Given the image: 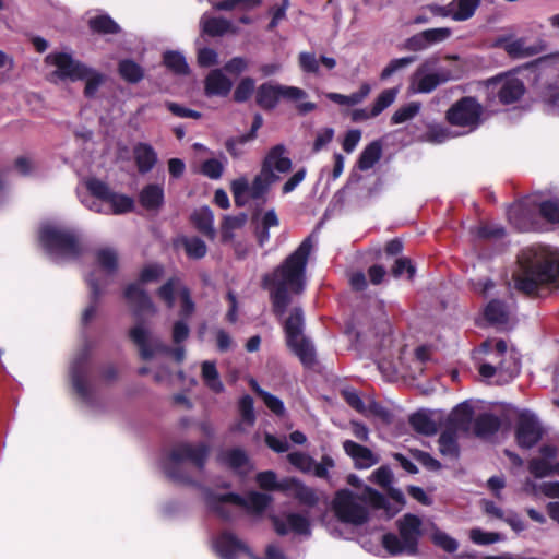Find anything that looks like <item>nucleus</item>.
<instances>
[{"instance_id": "nucleus-1", "label": "nucleus", "mask_w": 559, "mask_h": 559, "mask_svg": "<svg viewBox=\"0 0 559 559\" xmlns=\"http://www.w3.org/2000/svg\"><path fill=\"white\" fill-rule=\"evenodd\" d=\"M312 248V238H306L277 269L263 277V286L270 292L273 312L277 317H283L294 295L304 292L306 266Z\"/></svg>"}, {"instance_id": "nucleus-2", "label": "nucleus", "mask_w": 559, "mask_h": 559, "mask_svg": "<svg viewBox=\"0 0 559 559\" xmlns=\"http://www.w3.org/2000/svg\"><path fill=\"white\" fill-rule=\"evenodd\" d=\"M519 265L515 287L523 293L533 294L539 286L558 280L559 250L544 245L527 247L519 255Z\"/></svg>"}, {"instance_id": "nucleus-3", "label": "nucleus", "mask_w": 559, "mask_h": 559, "mask_svg": "<svg viewBox=\"0 0 559 559\" xmlns=\"http://www.w3.org/2000/svg\"><path fill=\"white\" fill-rule=\"evenodd\" d=\"M370 508L383 510L386 518H392L400 511L383 495L369 486L356 493L349 489H341L333 500V509L340 521L352 525H361L369 518Z\"/></svg>"}, {"instance_id": "nucleus-4", "label": "nucleus", "mask_w": 559, "mask_h": 559, "mask_svg": "<svg viewBox=\"0 0 559 559\" xmlns=\"http://www.w3.org/2000/svg\"><path fill=\"white\" fill-rule=\"evenodd\" d=\"M38 240L47 254L56 261L74 259L82 251L79 231L61 221L41 223Z\"/></svg>"}, {"instance_id": "nucleus-5", "label": "nucleus", "mask_w": 559, "mask_h": 559, "mask_svg": "<svg viewBox=\"0 0 559 559\" xmlns=\"http://www.w3.org/2000/svg\"><path fill=\"white\" fill-rule=\"evenodd\" d=\"M209 451L210 449L205 443H178L162 460L160 467L171 480L185 485L193 484V477L188 471L187 463L199 471L203 469Z\"/></svg>"}, {"instance_id": "nucleus-6", "label": "nucleus", "mask_w": 559, "mask_h": 559, "mask_svg": "<svg viewBox=\"0 0 559 559\" xmlns=\"http://www.w3.org/2000/svg\"><path fill=\"white\" fill-rule=\"evenodd\" d=\"M87 193L79 192L81 203L95 213L120 215L128 213L133 207V200L116 193L102 180L91 178L85 182Z\"/></svg>"}, {"instance_id": "nucleus-7", "label": "nucleus", "mask_w": 559, "mask_h": 559, "mask_svg": "<svg viewBox=\"0 0 559 559\" xmlns=\"http://www.w3.org/2000/svg\"><path fill=\"white\" fill-rule=\"evenodd\" d=\"M270 502L271 496L261 492H250L246 497H240L235 493L217 495L209 492L206 495L209 508L225 520L231 519L240 510L261 514Z\"/></svg>"}, {"instance_id": "nucleus-8", "label": "nucleus", "mask_w": 559, "mask_h": 559, "mask_svg": "<svg viewBox=\"0 0 559 559\" xmlns=\"http://www.w3.org/2000/svg\"><path fill=\"white\" fill-rule=\"evenodd\" d=\"M399 535L386 533L382 536L381 543L391 556L418 554V542L423 535L421 520L412 513L404 514L396 521Z\"/></svg>"}, {"instance_id": "nucleus-9", "label": "nucleus", "mask_w": 559, "mask_h": 559, "mask_svg": "<svg viewBox=\"0 0 559 559\" xmlns=\"http://www.w3.org/2000/svg\"><path fill=\"white\" fill-rule=\"evenodd\" d=\"M483 348L491 357L490 361L479 366L483 378L490 379L497 374L501 381L507 382L519 373V360L514 353H508V346L503 340L487 341L483 344Z\"/></svg>"}, {"instance_id": "nucleus-10", "label": "nucleus", "mask_w": 559, "mask_h": 559, "mask_svg": "<svg viewBox=\"0 0 559 559\" xmlns=\"http://www.w3.org/2000/svg\"><path fill=\"white\" fill-rule=\"evenodd\" d=\"M163 275V267L158 264L146 265L140 273L139 281L128 285L124 289V298L131 307L134 317L141 321L144 316H154L157 308L142 288L143 285L157 282Z\"/></svg>"}, {"instance_id": "nucleus-11", "label": "nucleus", "mask_w": 559, "mask_h": 559, "mask_svg": "<svg viewBox=\"0 0 559 559\" xmlns=\"http://www.w3.org/2000/svg\"><path fill=\"white\" fill-rule=\"evenodd\" d=\"M286 341L289 348L305 366H311L316 361L313 344L304 335V312L299 307L292 309L284 323Z\"/></svg>"}, {"instance_id": "nucleus-12", "label": "nucleus", "mask_w": 559, "mask_h": 559, "mask_svg": "<svg viewBox=\"0 0 559 559\" xmlns=\"http://www.w3.org/2000/svg\"><path fill=\"white\" fill-rule=\"evenodd\" d=\"M118 253L114 248H100L95 253V267L87 275V284L95 297L102 296L118 271Z\"/></svg>"}, {"instance_id": "nucleus-13", "label": "nucleus", "mask_w": 559, "mask_h": 559, "mask_svg": "<svg viewBox=\"0 0 559 559\" xmlns=\"http://www.w3.org/2000/svg\"><path fill=\"white\" fill-rule=\"evenodd\" d=\"M49 80L53 83L80 81L87 74V66L66 51H53L45 58Z\"/></svg>"}, {"instance_id": "nucleus-14", "label": "nucleus", "mask_w": 559, "mask_h": 559, "mask_svg": "<svg viewBox=\"0 0 559 559\" xmlns=\"http://www.w3.org/2000/svg\"><path fill=\"white\" fill-rule=\"evenodd\" d=\"M129 334L132 342L138 346L140 355L143 359H151L159 353H171L175 359L179 362L185 358L183 347L170 349L168 346L163 344L159 337L154 336L151 330L142 321H139L130 330Z\"/></svg>"}, {"instance_id": "nucleus-15", "label": "nucleus", "mask_w": 559, "mask_h": 559, "mask_svg": "<svg viewBox=\"0 0 559 559\" xmlns=\"http://www.w3.org/2000/svg\"><path fill=\"white\" fill-rule=\"evenodd\" d=\"M483 112V106L474 97L466 96L449 108L447 119L450 124L463 128V133H469L480 126Z\"/></svg>"}, {"instance_id": "nucleus-16", "label": "nucleus", "mask_w": 559, "mask_h": 559, "mask_svg": "<svg viewBox=\"0 0 559 559\" xmlns=\"http://www.w3.org/2000/svg\"><path fill=\"white\" fill-rule=\"evenodd\" d=\"M436 62V59H427L416 69L409 82V90L413 93H430L452 79L449 70H435Z\"/></svg>"}, {"instance_id": "nucleus-17", "label": "nucleus", "mask_w": 559, "mask_h": 559, "mask_svg": "<svg viewBox=\"0 0 559 559\" xmlns=\"http://www.w3.org/2000/svg\"><path fill=\"white\" fill-rule=\"evenodd\" d=\"M92 349V344L88 341H85L82 347L75 353L71 365H70V377L72 381V386L75 390L76 394L84 401L86 404H91L93 402V394L91 390V385L87 381V369L86 362Z\"/></svg>"}, {"instance_id": "nucleus-18", "label": "nucleus", "mask_w": 559, "mask_h": 559, "mask_svg": "<svg viewBox=\"0 0 559 559\" xmlns=\"http://www.w3.org/2000/svg\"><path fill=\"white\" fill-rule=\"evenodd\" d=\"M543 427L538 418L531 413H522L516 424L515 437L521 448H533L543 436Z\"/></svg>"}, {"instance_id": "nucleus-19", "label": "nucleus", "mask_w": 559, "mask_h": 559, "mask_svg": "<svg viewBox=\"0 0 559 559\" xmlns=\"http://www.w3.org/2000/svg\"><path fill=\"white\" fill-rule=\"evenodd\" d=\"M212 547L219 559H240L250 554L247 544L230 532H222L213 538Z\"/></svg>"}, {"instance_id": "nucleus-20", "label": "nucleus", "mask_w": 559, "mask_h": 559, "mask_svg": "<svg viewBox=\"0 0 559 559\" xmlns=\"http://www.w3.org/2000/svg\"><path fill=\"white\" fill-rule=\"evenodd\" d=\"M274 528L278 535L293 533L308 537L311 534L310 522L307 516L299 513H288L283 518H272Z\"/></svg>"}, {"instance_id": "nucleus-21", "label": "nucleus", "mask_w": 559, "mask_h": 559, "mask_svg": "<svg viewBox=\"0 0 559 559\" xmlns=\"http://www.w3.org/2000/svg\"><path fill=\"white\" fill-rule=\"evenodd\" d=\"M498 88V97L503 104H512L519 100L524 92V83L513 74H504L492 80Z\"/></svg>"}, {"instance_id": "nucleus-22", "label": "nucleus", "mask_w": 559, "mask_h": 559, "mask_svg": "<svg viewBox=\"0 0 559 559\" xmlns=\"http://www.w3.org/2000/svg\"><path fill=\"white\" fill-rule=\"evenodd\" d=\"M540 456L528 462V471L535 478H544L554 475L557 449L552 445H543L539 449Z\"/></svg>"}, {"instance_id": "nucleus-23", "label": "nucleus", "mask_w": 559, "mask_h": 559, "mask_svg": "<svg viewBox=\"0 0 559 559\" xmlns=\"http://www.w3.org/2000/svg\"><path fill=\"white\" fill-rule=\"evenodd\" d=\"M264 170L273 176H280L286 174L292 168V160L286 154L284 145H275L272 147L262 162Z\"/></svg>"}, {"instance_id": "nucleus-24", "label": "nucleus", "mask_w": 559, "mask_h": 559, "mask_svg": "<svg viewBox=\"0 0 559 559\" xmlns=\"http://www.w3.org/2000/svg\"><path fill=\"white\" fill-rule=\"evenodd\" d=\"M200 27L203 34L212 37L223 36L225 34H237L239 28L230 21L223 17H215L204 13L200 20Z\"/></svg>"}, {"instance_id": "nucleus-25", "label": "nucleus", "mask_w": 559, "mask_h": 559, "mask_svg": "<svg viewBox=\"0 0 559 559\" xmlns=\"http://www.w3.org/2000/svg\"><path fill=\"white\" fill-rule=\"evenodd\" d=\"M343 448L345 453L354 460L357 468L366 469L379 462L378 456L371 450L352 440L344 441Z\"/></svg>"}, {"instance_id": "nucleus-26", "label": "nucleus", "mask_w": 559, "mask_h": 559, "mask_svg": "<svg viewBox=\"0 0 559 559\" xmlns=\"http://www.w3.org/2000/svg\"><path fill=\"white\" fill-rule=\"evenodd\" d=\"M281 489L287 495L296 498L300 503L314 506L318 502L316 491L295 478H287L282 481Z\"/></svg>"}, {"instance_id": "nucleus-27", "label": "nucleus", "mask_w": 559, "mask_h": 559, "mask_svg": "<svg viewBox=\"0 0 559 559\" xmlns=\"http://www.w3.org/2000/svg\"><path fill=\"white\" fill-rule=\"evenodd\" d=\"M233 82L221 69L212 70L205 79V93L209 96H226Z\"/></svg>"}, {"instance_id": "nucleus-28", "label": "nucleus", "mask_w": 559, "mask_h": 559, "mask_svg": "<svg viewBox=\"0 0 559 559\" xmlns=\"http://www.w3.org/2000/svg\"><path fill=\"white\" fill-rule=\"evenodd\" d=\"M219 461L239 474H245L251 468L247 453L239 448L223 451Z\"/></svg>"}, {"instance_id": "nucleus-29", "label": "nucleus", "mask_w": 559, "mask_h": 559, "mask_svg": "<svg viewBox=\"0 0 559 559\" xmlns=\"http://www.w3.org/2000/svg\"><path fill=\"white\" fill-rule=\"evenodd\" d=\"M510 314V306L499 299L490 300L484 309L485 319L492 325L506 324Z\"/></svg>"}, {"instance_id": "nucleus-30", "label": "nucleus", "mask_w": 559, "mask_h": 559, "mask_svg": "<svg viewBox=\"0 0 559 559\" xmlns=\"http://www.w3.org/2000/svg\"><path fill=\"white\" fill-rule=\"evenodd\" d=\"M134 159L140 173H148L157 163V154L152 145L138 143L133 148Z\"/></svg>"}, {"instance_id": "nucleus-31", "label": "nucleus", "mask_w": 559, "mask_h": 559, "mask_svg": "<svg viewBox=\"0 0 559 559\" xmlns=\"http://www.w3.org/2000/svg\"><path fill=\"white\" fill-rule=\"evenodd\" d=\"M281 84L266 82L257 90V103L264 109L274 108L281 99Z\"/></svg>"}, {"instance_id": "nucleus-32", "label": "nucleus", "mask_w": 559, "mask_h": 559, "mask_svg": "<svg viewBox=\"0 0 559 559\" xmlns=\"http://www.w3.org/2000/svg\"><path fill=\"white\" fill-rule=\"evenodd\" d=\"M194 227L204 236L213 239L215 237V229L213 226L214 215L213 212L204 206L193 212L191 216Z\"/></svg>"}, {"instance_id": "nucleus-33", "label": "nucleus", "mask_w": 559, "mask_h": 559, "mask_svg": "<svg viewBox=\"0 0 559 559\" xmlns=\"http://www.w3.org/2000/svg\"><path fill=\"white\" fill-rule=\"evenodd\" d=\"M201 376L205 386L213 393H222L225 386L219 378V373L216 369L214 361L205 360L201 365Z\"/></svg>"}, {"instance_id": "nucleus-34", "label": "nucleus", "mask_w": 559, "mask_h": 559, "mask_svg": "<svg viewBox=\"0 0 559 559\" xmlns=\"http://www.w3.org/2000/svg\"><path fill=\"white\" fill-rule=\"evenodd\" d=\"M280 179V176H273L263 168L254 177L251 182L250 198L258 200L262 199L271 188V186Z\"/></svg>"}, {"instance_id": "nucleus-35", "label": "nucleus", "mask_w": 559, "mask_h": 559, "mask_svg": "<svg viewBox=\"0 0 559 559\" xmlns=\"http://www.w3.org/2000/svg\"><path fill=\"white\" fill-rule=\"evenodd\" d=\"M381 155V144L378 141L371 142L360 153V156L357 162L358 169L364 171L371 169L380 160Z\"/></svg>"}, {"instance_id": "nucleus-36", "label": "nucleus", "mask_w": 559, "mask_h": 559, "mask_svg": "<svg viewBox=\"0 0 559 559\" xmlns=\"http://www.w3.org/2000/svg\"><path fill=\"white\" fill-rule=\"evenodd\" d=\"M542 100L550 115L559 116V78L545 86L542 92Z\"/></svg>"}, {"instance_id": "nucleus-37", "label": "nucleus", "mask_w": 559, "mask_h": 559, "mask_svg": "<svg viewBox=\"0 0 559 559\" xmlns=\"http://www.w3.org/2000/svg\"><path fill=\"white\" fill-rule=\"evenodd\" d=\"M280 225V218L274 209L265 211L258 225V240L261 246L270 240V229Z\"/></svg>"}, {"instance_id": "nucleus-38", "label": "nucleus", "mask_w": 559, "mask_h": 559, "mask_svg": "<svg viewBox=\"0 0 559 559\" xmlns=\"http://www.w3.org/2000/svg\"><path fill=\"white\" fill-rule=\"evenodd\" d=\"M164 200V190L159 185H148L140 193V202L147 210L160 206Z\"/></svg>"}, {"instance_id": "nucleus-39", "label": "nucleus", "mask_w": 559, "mask_h": 559, "mask_svg": "<svg viewBox=\"0 0 559 559\" xmlns=\"http://www.w3.org/2000/svg\"><path fill=\"white\" fill-rule=\"evenodd\" d=\"M481 0H452L453 21L464 22L473 17Z\"/></svg>"}, {"instance_id": "nucleus-40", "label": "nucleus", "mask_w": 559, "mask_h": 559, "mask_svg": "<svg viewBox=\"0 0 559 559\" xmlns=\"http://www.w3.org/2000/svg\"><path fill=\"white\" fill-rule=\"evenodd\" d=\"M500 427V420L497 416L491 414H483L475 420V433L480 438H489Z\"/></svg>"}, {"instance_id": "nucleus-41", "label": "nucleus", "mask_w": 559, "mask_h": 559, "mask_svg": "<svg viewBox=\"0 0 559 559\" xmlns=\"http://www.w3.org/2000/svg\"><path fill=\"white\" fill-rule=\"evenodd\" d=\"M409 423L412 427L419 433L431 436L438 430V426L430 415L424 412L415 413L411 416Z\"/></svg>"}, {"instance_id": "nucleus-42", "label": "nucleus", "mask_w": 559, "mask_h": 559, "mask_svg": "<svg viewBox=\"0 0 559 559\" xmlns=\"http://www.w3.org/2000/svg\"><path fill=\"white\" fill-rule=\"evenodd\" d=\"M508 218L519 230H527L531 226L524 203H515L507 211Z\"/></svg>"}, {"instance_id": "nucleus-43", "label": "nucleus", "mask_w": 559, "mask_h": 559, "mask_svg": "<svg viewBox=\"0 0 559 559\" xmlns=\"http://www.w3.org/2000/svg\"><path fill=\"white\" fill-rule=\"evenodd\" d=\"M186 288L179 280L170 278L157 290L158 297L167 305L168 308H173L175 305L176 297H180V289Z\"/></svg>"}, {"instance_id": "nucleus-44", "label": "nucleus", "mask_w": 559, "mask_h": 559, "mask_svg": "<svg viewBox=\"0 0 559 559\" xmlns=\"http://www.w3.org/2000/svg\"><path fill=\"white\" fill-rule=\"evenodd\" d=\"M178 241L191 259H201L207 252L205 242L198 237H181Z\"/></svg>"}, {"instance_id": "nucleus-45", "label": "nucleus", "mask_w": 559, "mask_h": 559, "mask_svg": "<svg viewBox=\"0 0 559 559\" xmlns=\"http://www.w3.org/2000/svg\"><path fill=\"white\" fill-rule=\"evenodd\" d=\"M230 188L236 205L243 206L247 204L248 200L251 199V183L245 176L233 180Z\"/></svg>"}, {"instance_id": "nucleus-46", "label": "nucleus", "mask_w": 559, "mask_h": 559, "mask_svg": "<svg viewBox=\"0 0 559 559\" xmlns=\"http://www.w3.org/2000/svg\"><path fill=\"white\" fill-rule=\"evenodd\" d=\"M503 48L508 55L514 58L528 57L536 53L535 48L527 46L524 38L504 40Z\"/></svg>"}, {"instance_id": "nucleus-47", "label": "nucleus", "mask_w": 559, "mask_h": 559, "mask_svg": "<svg viewBox=\"0 0 559 559\" xmlns=\"http://www.w3.org/2000/svg\"><path fill=\"white\" fill-rule=\"evenodd\" d=\"M165 66L177 74H186L189 71V66L185 56L179 51H166L164 53Z\"/></svg>"}, {"instance_id": "nucleus-48", "label": "nucleus", "mask_w": 559, "mask_h": 559, "mask_svg": "<svg viewBox=\"0 0 559 559\" xmlns=\"http://www.w3.org/2000/svg\"><path fill=\"white\" fill-rule=\"evenodd\" d=\"M88 23L94 32L103 34H115L120 31L119 25L107 14L92 17Z\"/></svg>"}, {"instance_id": "nucleus-49", "label": "nucleus", "mask_w": 559, "mask_h": 559, "mask_svg": "<svg viewBox=\"0 0 559 559\" xmlns=\"http://www.w3.org/2000/svg\"><path fill=\"white\" fill-rule=\"evenodd\" d=\"M120 75L130 83H136L143 78V69L133 60L124 59L119 63Z\"/></svg>"}, {"instance_id": "nucleus-50", "label": "nucleus", "mask_w": 559, "mask_h": 559, "mask_svg": "<svg viewBox=\"0 0 559 559\" xmlns=\"http://www.w3.org/2000/svg\"><path fill=\"white\" fill-rule=\"evenodd\" d=\"M420 103L411 102L402 107H400L392 116L391 123L392 124H401L407 122L415 118V116L420 110Z\"/></svg>"}, {"instance_id": "nucleus-51", "label": "nucleus", "mask_w": 559, "mask_h": 559, "mask_svg": "<svg viewBox=\"0 0 559 559\" xmlns=\"http://www.w3.org/2000/svg\"><path fill=\"white\" fill-rule=\"evenodd\" d=\"M239 412L241 416V423L237 426L239 430H242V425L252 426L255 421V415L253 409V400L249 395H245L239 401Z\"/></svg>"}, {"instance_id": "nucleus-52", "label": "nucleus", "mask_w": 559, "mask_h": 559, "mask_svg": "<svg viewBox=\"0 0 559 559\" xmlns=\"http://www.w3.org/2000/svg\"><path fill=\"white\" fill-rule=\"evenodd\" d=\"M397 88H388L384 90L376 99L372 108L371 116H379L384 109H386L390 105H392L397 96Z\"/></svg>"}, {"instance_id": "nucleus-53", "label": "nucleus", "mask_w": 559, "mask_h": 559, "mask_svg": "<svg viewBox=\"0 0 559 559\" xmlns=\"http://www.w3.org/2000/svg\"><path fill=\"white\" fill-rule=\"evenodd\" d=\"M213 8L219 11H231L237 7L252 9L260 4V0H207Z\"/></svg>"}, {"instance_id": "nucleus-54", "label": "nucleus", "mask_w": 559, "mask_h": 559, "mask_svg": "<svg viewBox=\"0 0 559 559\" xmlns=\"http://www.w3.org/2000/svg\"><path fill=\"white\" fill-rule=\"evenodd\" d=\"M431 540L436 546L440 547L447 552H454L459 548L457 540L439 528L433 530L431 534Z\"/></svg>"}, {"instance_id": "nucleus-55", "label": "nucleus", "mask_w": 559, "mask_h": 559, "mask_svg": "<svg viewBox=\"0 0 559 559\" xmlns=\"http://www.w3.org/2000/svg\"><path fill=\"white\" fill-rule=\"evenodd\" d=\"M253 390L262 397L264 404L276 415H282L285 412L284 403L276 396L262 390L255 381H251Z\"/></svg>"}, {"instance_id": "nucleus-56", "label": "nucleus", "mask_w": 559, "mask_h": 559, "mask_svg": "<svg viewBox=\"0 0 559 559\" xmlns=\"http://www.w3.org/2000/svg\"><path fill=\"white\" fill-rule=\"evenodd\" d=\"M439 450L442 455L455 457L457 454V442L453 431H443L439 438Z\"/></svg>"}, {"instance_id": "nucleus-57", "label": "nucleus", "mask_w": 559, "mask_h": 559, "mask_svg": "<svg viewBox=\"0 0 559 559\" xmlns=\"http://www.w3.org/2000/svg\"><path fill=\"white\" fill-rule=\"evenodd\" d=\"M473 418V409L467 403L459 405L451 415L453 424L460 428L467 429Z\"/></svg>"}, {"instance_id": "nucleus-58", "label": "nucleus", "mask_w": 559, "mask_h": 559, "mask_svg": "<svg viewBox=\"0 0 559 559\" xmlns=\"http://www.w3.org/2000/svg\"><path fill=\"white\" fill-rule=\"evenodd\" d=\"M85 81L84 94L86 97H94L99 86L105 80V76L99 72L87 67V74L82 79Z\"/></svg>"}, {"instance_id": "nucleus-59", "label": "nucleus", "mask_w": 559, "mask_h": 559, "mask_svg": "<svg viewBox=\"0 0 559 559\" xmlns=\"http://www.w3.org/2000/svg\"><path fill=\"white\" fill-rule=\"evenodd\" d=\"M250 142V135H241L228 139L225 143L227 152L234 158H240L246 154V145Z\"/></svg>"}, {"instance_id": "nucleus-60", "label": "nucleus", "mask_w": 559, "mask_h": 559, "mask_svg": "<svg viewBox=\"0 0 559 559\" xmlns=\"http://www.w3.org/2000/svg\"><path fill=\"white\" fill-rule=\"evenodd\" d=\"M415 56H408L403 58L393 59L389 62V64L382 70L380 78L382 80L389 79L391 75L396 73L400 70L405 69L413 62H415Z\"/></svg>"}, {"instance_id": "nucleus-61", "label": "nucleus", "mask_w": 559, "mask_h": 559, "mask_svg": "<svg viewBox=\"0 0 559 559\" xmlns=\"http://www.w3.org/2000/svg\"><path fill=\"white\" fill-rule=\"evenodd\" d=\"M469 538L474 544L477 545H490L502 539L499 533L485 532L478 527L472 528L469 531Z\"/></svg>"}, {"instance_id": "nucleus-62", "label": "nucleus", "mask_w": 559, "mask_h": 559, "mask_svg": "<svg viewBox=\"0 0 559 559\" xmlns=\"http://www.w3.org/2000/svg\"><path fill=\"white\" fill-rule=\"evenodd\" d=\"M540 215L550 223H559V198L539 204Z\"/></svg>"}, {"instance_id": "nucleus-63", "label": "nucleus", "mask_w": 559, "mask_h": 559, "mask_svg": "<svg viewBox=\"0 0 559 559\" xmlns=\"http://www.w3.org/2000/svg\"><path fill=\"white\" fill-rule=\"evenodd\" d=\"M255 86V82L253 79L247 76L240 80L235 92L234 98L237 102L247 100L253 93Z\"/></svg>"}, {"instance_id": "nucleus-64", "label": "nucleus", "mask_w": 559, "mask_h": 559, "mask_svg": "<svg viewBox=\"0 0 559 559\" xmlns=\"http://www.w3.org/2000/svg\"><path fill=\"white\" fill-rule=\"evenodd\" d=\"M249 557L251 559H288L283 548L276 543L267 544L262 556H255L250 551Z\"/></svg>"}]
</instances>
